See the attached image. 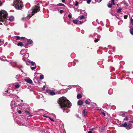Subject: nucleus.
<instances>
[{
	"mask_svg": "<svg viewBox=\"0 0 133 133\" xmlns=\"http://www.w3.org/2000/svg\"><path fill=\"white\" fill-rule=\"evenodd\" d=\"M60 108L63 110L64 112L68 113L66 110L68 108H70L71 105L70 101L65 97H63L59 98L58 102Z\"/></svg>",
	"mask_w": 133,
	"mask_h": 133,
	"instance_id": "f257e3e1",
	"label": "nucleus"
},
{
	"mask_svg": "<svg viewBox=\"0 0 133 133\" xmlns=\"http://www.w3.org/2000/svg\"><path fill=\"white\" fill-rule=\"evenodd\" d=\"M8 14L5 11L2 10L0 11V21L3 22V24L6 26L7 24L4 22Z\"/></svg>",
	"mask_w": 133,
	"mask_h": 133,
	"instance_id": "f03ea898",
	"label": "nucleus"
},
{
	"mask_svg": "<svg viewBox=\"0 0 133 133\" xmlns=\"http://www.w3.org/2000/svg\"><path fill=\"white\" fill-rule=\"evenodd\" d=\"M39 7L37 6H36L33 9L31 12H30L31 14H29L28 16L23 18H22L23 20L25 21L28 20L35 14L39 11Z\"/></svg>",
	"mask_w": 133,
	"mask_h": 133,
	"instance_id": "7ed1b4c3",
	"label": "nucleus"
},
{
	"mask_svg": "<svg viewBox=\"0 0 133 133\" xmlns=\"http://www.w3.org/2000/svg\"><path fill=\"white\" fill-rule=\"evenodd\" d=\"M23 4L21 0H14V6L17 10L21 9L22 7Z\"/></svg>",
	"mask_w": 133,
	"mask_h": 133,
	"instance_id": "20e7f679",
	"label": "nucleus"
},
{
	"mask_svg": "<svg viewBox=\"0 0 133 133\" xmlns=\"http://www.w3.org/2000/svg\"><path fill=\"white\" fill-rule=\"evenodd\" d=\"M19 97L17 95H16L14 97L11 103V106L12 108H13L17 106L18 102L17 99Z\"/></svg>",
	"mask_w": 133,
	"mask_h": 133,
	"instance_id": "39448f33",
	"label": "nucleus"
},
{
	"mask_svg": "<svg viewBox=\"0 0 133 133\" xmlns=\"http://www.w3.org/2000/svg\"><path fill=\"white\" fill-rule=\"evenodd\" d=\"M46 92L48 93V94H49L51 95H54L55 94V93L53 90H51L48 89H46Z\"/></svg>",
	"mask_w": 133,
	"mask_h": 133,
	"instance_id": "423d86ee",
	"label": "nucleus"
},
{
	"mask_svg": "<svg viewBox=\"0 0 133 133\" xmlns=\"http://www.w3.org/2000/svg\"><path fill=\"white\" fill-rule=\"evenodd\" d=\"M28 43H26L25 44V47L26 48H28V44H32L33 43V41L31 39H28L27 40Z\"/></svg>",
	"mask_w": 133,
	"mask_h": 133,
	"instance_id": "0eeeda50",
	"label": "nucleus"
},
{
	"mask_svg": "<svg viewBox=\"0 0 133 133\" xmlns=\"http://www.w3.org/2000/svg\"><path fill=\"white\" fill-rule=\"evenodd\" d=\"M24 57L22 58V60L24 61H25V59L28 58L29 56V54L28 53H26L24 54L23 56Z\"/></svg>",
	"mask_w": 133,
	"mask_h": 133,
	"instance_id": "6e6552de",
	"label": "nucleus"
},
{
	"mask_svg": "<svg viewBox=\"0 0 133 133\" xmlns=\"http://www.w3.org/2000/svg\"><path fill=\"white\" fill-rule=\"evenodd\" d=\"M73 22L75 24H77L78 23H80L81 24L83 23V22H82L81 21H79L77 20H74L73 21Z\"/></svg>",
	"mask_w": 133,
	"mask_h": 133,
	"instance_id": "1a4fd4ad",
	"label": "nucleus"
},
{
	"mask_svg": "<svg viewBox=\"0 0 133 133\" xmlns=\"http://www.w3.org/2000/svg\"><path fill=\"white\" fill-rule=\"evenodd\" d=\"M25 81L27 83L31 84L32 83V81L29 78L25 79Z\"/></svg>",
	"mask_w": 133,
	"mask_h": 133,
	"instance_id": "9d476101",
	"label": "nucleus"
},
{
	"mask_svg": "<svg viewBox=\"0 0 133 133\" xmlns=\"http://www.w3.org/2000/svg\"><path fill=\"white\" fill-rule=\"evenodd\" d=\"M132 125L131 124H130L128 125H127L126 128V129L127 130L130 129L131 128Z\"/></svg>",
	"mask_w": 133,
	"mask_h": 133,
	"instance_id": "9b49d317",
	"label": "nucleus"
},
{
	"mask_svg": "<svg viewBox=\"0 0 133 133\" xmlns=\"http://www.w3.org/2000/svg\"><path fill=\"white\" fill-rule=\"evenodd\" d=\"M8 20L10 21H12L14 20V17L12 16H10L9 17Z\"/></svg>",
	"mask_w": 133,
	"mask_h": 133,
	"instance_id": "f8f14e48",
	"label": "nucleus"
},
{
	"mask_svg": "<svg viewBox=\"0 0 133 133\" xmlns=\"http://www.w3.org/2000/svg\"><path fill=\"white\" fill-rule=\"evenodd\" d=\"M83 102L81 100H78L77 102L78 105H82Z\"/></svg>",
	"mask_w": 133,
	"mask_h": 133,
	"instance_id": "ddd939ff",
	"label": "nucleus"
},
{
	"mask_svg": "<svg viewBox=\"0 0 133 133\" xmlns=\"http://www.w3.org/2000/svg\"><path fill=\"white\" fill-rule=\"evenodd\" d=\"M80 14H85V15H87V13L85 12V10H80Z\"/></svg>",
	"mask_w": 133,
	"mask_h": 133,
	"instance_id": "4468645a",
	"label": "nucleus"
},
{
	"mask_svg": "<svg viewBox=\"0 0 133 133\" xmlns=\"http://www.w3.org/2000/svg\"><path fill=\"white\" fill-rule=\"evenodd\" d=\"M85 18L84 15H83L81 16H79L78 17V19L79 20H82L84 19Z\"/></svg>",
	"mask_w": 133,
	"mask_h": 133,
	"instance_id": "2eb2a0df",
	"label": "nucleus"
},
{
	"mask_svg": "<svg viewBox=\"0 0 133 133\" xmlns=\"http://www.w3.org/2000/svg\"><path fill=\"white\" fill-rule=\"evenodd\" d=\"M130 34L133 35V27L131 26L130 27Z\"/></svg>",
	"mask_w": 133,
	"mask_h": 133,
	"instance_id": "dca6fc26",
	"label": "nucleus"
},
{
	"mask_svg": "<svg viewBox=\"0 0 133 133\" xmlns=\"http://www.w3.org/2000/svg\"><path fill=\"white\" fill-rule=\"evenodd\" d=\"M16 37L17 38L15 39H14L13 41V42L15 43H16V41L17 40H19L20 38V37L19 36H17Z\"/></svg>",
	"mask_w": 133,
	"mask_h": 133,
	"instance_id": "f3484780",
	"label": "nucleus"
},
{
	"mask_svg": "<svg viewBox=\"0 0 133 133\" xmlns=\"http://www.w3.org/2000/svg\"><path fill=\"white\" fill-rule=\"evenodd\" d=\"M25 49H22L21 50V51L20 54L21 55H23L24 54V53H23V52L24 51H25Z\"/></svg>",
	"mask_w": 133,
	"mask_h": 133,
	"instance_id": "a211bd4d",
	"label": "nucleus"
},
{
	"mask_svg": "<svg viewBox=\"0 0 133 133\" xmlns=\"http://www.w3.org/2000/svg\"><path fill=\"white\" fill-rule=\"evenodd\" d=\"M82 97L81 95L80 94H79L77 95V97L78 99H79L81 98Z\"/></svg>",
	"mask_w": 133,
	"mask_h": 133,
	"instance_id": "6ab92c4d",
	"label": "nucleus"
},
{
	"mask_svg": "<svg viewBox=\"0 0 133 133\" xmlns=\"http://www.w3.org/2000/svg\"><path fill=\"white\" fill-rule=\"evenodd\" d=\"M83 113L84 115V116H86L87 112L86 111V109H84L83 111Z\"/></svg>",
	"mask_w": 133,
	"mask_h": 133,
	"instance_id": "aec40b11",
	"label": "nucleus"
},
{
	"mask_svg": "<svg viewBox=\"0 0 133 133\" xmlns=\"http://www.w3.org/2000/svg\"><path fill=\"white\" fill-rule=\"evenodd\" d=\"M57 5L58 6H65V5L64 4L62 3H58L57 4Z\"/></svg>",
	"mask_w": 133,
	"mask_h": 133,
	"instance_id": "412c9836",
	"label": "nucleus"
},
{
	"mask_svg": "<svg viewBox=\"0 0 133 133\" xmlns=\"http://www.w3.org/2000/svg\"><path fill=\"white\" fill-rule=\"evenodd\" d=\"M17 45L18 46H22L23 45V44L22 42H19L17 44Z\"/></svg>",
	"mask_w": 133,
	"mask_h": 133,
	"instance_id": "4be33fe9",
	"label": "nucleus"
},
{
	"mask_svg": "<svg viewBox=\"0 0 133 133\" xmlns=\"http://www.w3.org/2000/svg\"><path fill=\"white\" fill-rule=\"evenodd\" d=\"M127 125V124L126 122H125L123 124H122V125L124 127H126Z\"/></svg>",
	"mask_w": 133,
	"mask_h": 133,
	"instance_id": "5701e85b",
	"label": "nucleus"
},
{
	"mask_svg": "<svg viewBox=\"0 0 133 133\" xmlns=\"http://www.w3.org/2000/svg\"><path fill=\"white\" fill-rule=\"evenodd\" d=\"M30 63H31L32 65L33 66H36L35 63L34 62H32L31 61Z\"/></svg>",
	"mask_w": 133,
	"mask_h": 133,
	"instance_id": "b1692460",
	"label": "nucleus"
},
{
	"mask_svg": "<svg viewBox=\"0 0 133 133\" xmlns=\"http://www.w3.org/2000/svg\"><path fill=\"white\" fill-rule=\"evenodd\" d=\"M15 87L17 89V88H19L20 87V86L19 84H15Z\"/></svg>",
	"mask_w": 133,
	"mask_h": 133,
	"instance_id": "393cba45",
	"label": "nucleus"
},
{
	"mask_svg": "<svg viewBox=\"0 0 133 133\" xmlns=\"http://www.w3.org/2000/svg\"><path fill=\"white\" fill-rule=\"evenodd\" d=\"M122 9L121 8H119L117 9V13H119L122 10Z\"/></svg>",
	"mask_w": 133,
	"mask_h": 133,
	"instance_id": "a878e982",
	"label": "nucleus"
},
{
	"mask_svg": "<svg viewBox=\"0 0 133 133\" xmlns=\"http://www.w3.org/2000/svg\"><path fill=\"white\" fill-rule=\"evenodd\" d=\"M68 17L69 18H71L72 17V15L71 13L70 12L69 13V15H68Z\"/></svg>",
	"mask_w": 133,
	"mask_h": 133,
	"instance_id": "bb28decb",
	"label": "nucleus"
},
{
	"mask_svg": "<svg viewBox=\"0 0 133 133\" xmlns=\"http://www.w3.org/2000/svg\"><path fill=\"white\" fill-rule=\"evenodd\" d=\"M85 103L89 105L90 104V103L87 100H86L85 101Z\"/></svg>",
	"mask_w": 133,
	"mask_h": 133,
	"instance_id": "cd10ccee",
	"label": "nucleus"
},
{
	"mask_svg": "<svg viewBox=\"0 0 133 133\" xmlns=\"http://www.w3.org/2000/svg\"><path fill=\"white\" fill-rule=\"evenodd\" d=\"M44 76L43 75H40V78L41 79H42L44 78Z\"/></svg>",
	"mask_w": 133,
	"mask_h": 133,
	"instance_id": "c85d7f7f",
	"label": "nucleus"
},
{
	"mask_svg": "<svg viewBox=\"0 0 133 133\" xmlns=\"http://www.w3.org/2000/svg\"><path fill=\"white\" fill-rule=\"evenodd\" d=\"M36 66H35L33 67H31V68L32 70H34L36 68Z\"/></svg>",
	"mask_w": 133,
	"mask_h": 133,
	"instance_id": "c756f323",
	"label": "nucleus"
},
{
	"mask_svg": "<svg viewBox=\"0 0 133 133\" xmlns=\"http://www.w3.org/2000/svg\"><path fill=\"white\" fill-rule=\"evenodd\" d=\"M21 125H25L26 127H27L28 125V124H27L26 125H25V124L24 123H21Z\"/></svg>",
	"mask_w": 133,
	"mask_h": 133,
	"instance_id": "7c9ffc66",
	"label": "nucleus"
},
{
	"mask_svg": "<svg viewBox=\"0 0 133 133\" xmlns=\"http://www.w3.org/2000/svg\"><path fill=\"white\" fill-rule=\"evenodd\" d=\"M79 4L78 2L77 1H76L75 2V6H78Z\"/></svg>",
	"mask_w": 133,
	"mask_h": 133,
	"instance_id": "2f4dec72",
	"label": "nucleus"
},
{
	"mask_svg": "<svg viewBox=\"0 0 133 133\" xmlns=\"http://www.w3.org/2000/svg\"><path fill=\"white\" fill-rule=\"evenodd\" d=\"M129 119L127 117H126L124 119L123 121L125 120L128 121Z\"/></svg>",
	"mask_w": 133,
	"mask_h": 133,
	"instance_id": "473e14b6",
	"label": "nucleus"
},
{
	"mask_svg": "<svg viewBox=\"0 0 133 133\" xmlns=\"http://www.w3.org/2000/svg\"><path fill=\"white\" fill-rule=\"evenodd\" d=\"M31 62L30 61H29L27 62H26V63L27 65H29V63H30Z\"/></svg>",
	"mask_w": 133,
	"mask_h": 133,
	"instance_id": "72a5a7b5",
	"label": "nucleus"
},
{
	"mask_svg": "<svg viewBox=\"0 0 133 133\" xmlns=\"http://www.w3.org/2000/svg\"><path fill=\"white\" fill-rule=\"evenodd\" d=\"M108 6L109 8H111L112 7V5L109 3L108 4Z\"/></svg>",
	"mask_w": 133,
	"mask_h": 133,
	"instance_id": "f704fd0d",
	"label": "nucleus"
},
{
	"mask_svg": "<svg viewBox=\"0 0 133 133\" xmlns=\"http://www.w3.org/2000/svg\"><path fill=\"white\" fill-rule=\"evenodd\" d=\"M99 40V39H95L94 40V42H97Z\"/></svg>",
	"mask_w": 133,
	"mask_h": 133,
	"instance_id": "c9c22d12",
	"label": "nucleus"
},
{
	"mask_svg": "<svg viewBox=\"0 0 133 133\" xmlns=\"http://www.w3.org/2000/svg\"><path fill=\"white\" fill-rule=\"evenodd\" d=\"M25 113L27 114H30V113L27 110H25Z\"/></svg>",
	"mask_w": 133,
	"mask_h": 133,
	"instance_id": "e433bc0d",
	"label": "nucleus"
},
{
	"mask_svg": "<svg viewBox=\"0 0 133 133\" xmlns=\"http://www.w3.org/2000/svg\"><path fill=\"white\" fill-rule=\"evenodd\" d=\"M130 22L132 23V25H133V19L132 18H131L130 19Z\"/></svg>",
	"mask_w": 133,
	"mask_h": 133,
	"instance_id": "4c0bfd02",
	"label": "nucleus"
},
{
	"mask_svg": "<svg viewBox=\"0 0 133 133\" xmlns=\"http://www.w3.org/2000/svg\"><path fill=\"white\" fill-rule=\"evenodd\" d=\"M91 2V0H87V3L88 4H89Z\"/></svg>",
	"mask_w": 133,
	"mask_h": 133,
	"instance_id": "58836bf2",
	"label": "nucleus"
},
{
	"mask_svg": "<svg viewBox=\"0 0 133 133\" xmlns=\"http://www.w3.org/2000/svg\"><path fill=\"white\" fill-rule=\"evenodd\" d=\"M49 118L51 121H53V122H54L55 121L53 119V118H51L50 117H49Z\"/></svg>",
	"mask_w": 133,
	"mask_h": 133,
	"instance_id": "ea45409f",
	"label": "nucleus"
},
{
	"mask_svg": "<svg viewBox=\"0 0 133 133\" xmlns=\"http://www.w3.org/2000/svg\"><path fill=\"white\" fill-rule=\"evenodd\" d=\"M96 130V128H92L91 130V131H94V130Z\"/></svg>",
	"mask_w": 133,
	"mask_h": 133,
	"instance_id": "a19ab883",
	"label": "nucleus"
},
{
	"mask_svg": "<svg viewBox=\"0 0 133 133\" xmlns=\"http://www.w3.org/2000/svg\"><path fill=\"white\" fill-rule=\"evenodd\" d=\"M63 12H64V11L63 10H61L59 11V12L61 14H62Z\"/></svg>",
	"mask_w": 133,
	"mask_h": 133,
	"instance_id": "79ce46f5",
	"label": "nucleus"
},
{
	"mask_svg": "<svg viewBox=\"0 0 133 133\" xmlns=\"http://www.w3.org/2000/svg\"><path fill=\"white\" fill-rule=\"evenodd\" d=\"M124 19H126L128 17V15H125L124 16Z\"/></svg>",
	"mask_w": 133,
	"mask_h": 133,
	"instance_id": "37998d69",
	"label": "nucleus"
},
{
	"mask_svg": "<svg viewBox=\"0 0 133 133\" xmlns=\"http://www.w3.org/2000/svg\"><path fill=\"white\" fill-rule=\"evenodd\" d=\"M101 113H102V114L103 115H104V116H105V114L104 113V112H102Z\"/></svg>",
	"mask_w": 133,
	"mask_h": 133,
	"instance_id": "c03bdc74",
	"label": "nucleus"
},
{
	"mask_svg": "<svg viewBox=\"0 0 133 133\" xmlns=\"http://www.w3.org/2000/svg\"><path fill=\"white\" fill-rule=\"evenodd\" d=\"M112 6V5H115V3H112V2H111L110 3H109Z\"/></svg>",
	"mask_w": 133,
	"mask_h": 133,
	"instance_id": "a18cd8bd",
	"label": "nucleus"
},
{
	"mask_svg": "<svg viewBox=\"0 0 133 133\" xmlns=\"http://www.w3.org/2000/svg\"><path fill=\"white\" fill-rule=\"evenodd\" d=\"M17 112L19 114H21V111L20 110L18 111Z\"/></svg>",
	"mask_w": 133,
	"mask_h": 133,
	"instance_id": "49530a36",
	"label": "nucleus"
},
{
	"mask_svg": "<svg viewBox=\"0 0 133 133\" xmlns=\"http://www.w3.org/2000/svg\"><path fill=\"white\" fill-rule=\"evenodd\" d=\"M2 4V3L1 1L0 0V6H1Z\"/></svg>",
	"mask_w": 133,
	"mask_h": 133,
	"instance_id": "de8ad7c7",
	"label": "nucleus"
},
{
	"mask_svg": "<svg viewBox=\"0 0 133 133\" xmlns=\"http://www.w3.org/2000/svg\"><path fill=\"white\" fill-rule=\"evenodd\" d=\"M23 105V104L22 103H20L19 106L20 107H22Z\"/></svg>",
	"mask_w": 133,
	"mask_h": 133,
	"instance_id": "09e8293b",
	"label": "nucleus"
},
{
	"mask_svg": "<svg viewBox=\"0 0 133 133\" xmlns=\"http://www.w3.org/2000/svg\"><path fill=\"white\" fill-rule=\"evenodd\" d=\"M88 133H92V132L91 131H89L88 132Z\"/></svg>",
	"mask_w": 133,
	"mask_h": 133,
	"instance_id": "8fccbe9b",
	"label": "nucleus"
},
{
	"mask_svg": "<svg viewBox=\"0 0 133 133\" xmlns=\"http://www.w3.org/2000/svg\"><path fill=\"white\" fill-rule=\"evenodd\" d=\"M129 122H131V123H133V121H129Z\"/></svg>",
	"mask_w": 133,
	"mask_h": 133,
	"instance_id": "3c124183",
	"label": "nucleus"
},
{
	"mask_svg": "<svg viewBox=\"0 0 133 133\" xmlns=\"http://www.w3.org/2000/svg\"><path fill=\"white\" fill-rule=\"evenodd\" d=\"M114 0H111V2H112V3H114Z\"/></svg>",
	"mask_w": 133,
	"mask_h": 133,
	"instance_id": "603ef678",
	"label": "nucleus"
},
{
	"mask_svg": "<svg viewBox=\"0 0 133 133\" xmlns=\"http://www.w3.org/2000/svg\"><path fill=\"white\" fill-rule=\"evenodd\" d=\"M81 32L83 34L84 33V31L83 30H81Z\"/></svg>",
	"mask_w": 133,
	"mask_h": 133,
	"instance_id": "864d4df0",
	"label": "nucleus"
},
{
	"mask_svg": "<svg viewBox=\"0 0 133 133\" xmlns=\"http://www.w3.org/2000/svg\"><path fill=\"white\" fill-rule=\"evenodd\" d=\"M102 1V0H98V2L99 3L100 2H101Z\"/></svg>",
	"mask_w": 133,
	"mask_h": 133,
	"instance_id": "5fc2aeb1",
	"label": "nucleus"
},
{
	"mask_svg": "<svg viewBox=\"0 0 133 133\" xmlns=\"http://www.w3.org/2000/svg\"><path fill=\"white\" fill-rule=\"evenodd\" d=\"M121 115L122 116H124L125 115V114L124 113H122L121 114Z\"/></svg>",
	"mask_w": 133,
	"mask_h": 133,
	"instance_id": "6e6d98bb",
	"label": "nucleus"
},
{
	"mask_svg": "<svg viewBox=\"0 0 133 133\" xmlns=\"http://www.w3.org/2000/svg\"><path fill=\"white\" fill-rule=\"evenodd\" d=\"M62 1L63 3H64L65 1V0H62Z\"/></svg>",
	"mask_w": 133,
	"mask_h": 133,
	"instance_id": "4d7b16f0",
	"label": "nucleus"
},
{
	"mask_svg": "<svg viewBox=\"0 0 133 133\" xmlns=\"http://www.w3.org/2000/svg\"><path fill=\"white\" fill-rule=\"evenodd\" d=\"M43 116H44V117H48L49 118V117H48V116H45V115H43Z\"/></svg>",
	"mask_w": 133,
	"mask_h": 133,
	"instance_id": "13d9d810",
	"label": "nucleus"
},
{
	"mask_svg": "<svg viewBox=\"0 0 133 133\" xmlns=\"http://www.w3.org/2000/svg\"><path fill=\"white\" fill-rule=\"evenodd\" d=\"M32 116V115H29V117H31V116Z\"/></svg>",
	"mask_w": 133,
	"mask_h": 133,
	"instance_id": "bf43d9fd",
	"label": "nucleus"
},
{
	"mask_svg": "<svg viewBox=\"0 0 133 133\" xmlns=\"http://www.w3.org/2000/svg\"><path fill=\"white\" fill-rule=\"evenodd\" d=\"M8 92V90H6L5 91V92Z\"/></svg>",
	"mask_w": 133,
	"mask_h": 133,
	"instance_id": "052dcab7",
	"label": "nucleus"
},
{
	"mask_svg": "<svg viewBox=\"0 0 133 133\" xmlns=\"http://www.w3.org/2000/svg\"><path fill=\"white\" fill-rule=\"evenodd\" d=\"M70 89H71L70 88H69L67 89H68L69 90H70Z\"/></svg>",
	"mask_w": 133,
	"mask_h": 133,
	"instance_id": "680f3d73",
	"label": "nucleus"
},
{
	"mask_svg": "<svg viewBox=\"0 0 133 133\" xmlns=\"http://www.w3.org/2000/svg\"><path fill=\"white\" fill-rule=\"evenodd\" d=\"M3 24L2 23H0V25H2Z\"/></svg>",
	"mask_w": 133,
	"mask_h": 133,
	"instance_id": "e2e57ef3",
	"label": "nucleus"
},
{
	"mask_svg": "<svg viewBox=\"0 0 133 133\" xmlns=\"http://www.w3.org/2000/svg\"><path fill=\"white\" fill-rule=\"evenodd\" d=\"M21 102H23V100H21Z\"/></svg>",
	"mask_w": 133,
	"mask_h": 133,
	"instance_id": "0e129e2a",
	"label": "nucleus"
},
{
	"mask_svg": "<svg viewBox=\"0 0 133 133\" xmlns=\"http://www.w3.org/2000/svg\"><path fill=\"white\" fill-rule=\"evenodd\" d=\"M15 64L16 65V63H15Z\"/></svg>",
	"mask_w": 133,
	"mask_h": 133,
	"instance_id": "69168bd1",
	"label": "nucleus"
},
{
	"mask_svg": "<svg viewBox=\"0 0 133 133\" xmlns=\"http://www.w3.org/2000/svg\"><path fill=\"white\" fill-rule=\"evenodd\" d=\"M45 87V86H43V88H44Z\"/></svg>",
	"mask_w": 133,
	"mask_h": 133,
	"instance_id": "338daca9",
	"label": "nucleus"
},
{
	"mask_svg": "<svg viewBox=\"0 0 133 133\" xmlns=\"http://www.w3.org/2000/svg\"><path fill=\"white\" fill-rule=\"evenodd\" d=\"M1 40L0 39V43L1 42Z\"/></svg>",
	"mask_w": 133,
	"mask_h": 133,
	"instance_id": "774afa93",
	"label": "nucleus"
}]
</instances>
